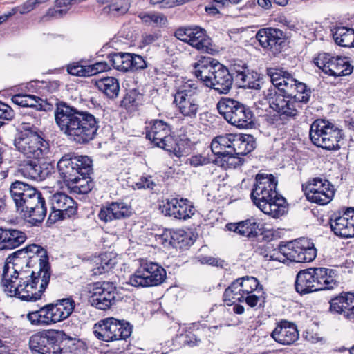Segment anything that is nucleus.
Returning <instances> with one entry per match:
<instances>
[{
    "instance_id": "nucleus-35",
    "label": "nucleus",
    "mask_w": 354,
    "mask_h": 354,
    "mask_svg": "<svg viewBox=\"0 0 354 354\" xmlns=\"http://www.w3.org/2000/svg\"><path fill=\"white\" fill-rule=\"evenodd\" d=\"M27 236L24 232L15 229H3V248L11 250L19 247L26 240Z\"/></svg>"
},
{
    "instance_id": "nucleus-7",
    "label": "nucleus",
    "mask_w": 354,
    "mask_h": 354,
    "mask_svg": "<svg viewBox=\"0 0 354 354\" xmlns=\"http://www.w3.org/2000/svg\"><path fill=\"white\" fill-rule=\"evenodd\" d=\"M58 332L55 330H44L32 335L29 340L30 348L40 354H80L77 345L69 341L61 346Z\"/></svg>"
},
{
    "instance_id": "nucleus-47",
    "label": "nucleus",
    "mask_w": 354,
    "mask_h": 354,
    "mask_svg": "<svg viewBox=\"0 0 354 354\" xmlns=\"http://www.w3.org/2000/svg\"><path fill=\"white\" fill-rule=\"evenodd\" d=\"M96 267L93 268V274L99 275L108 272L115 265V261L112 259L110 254H102L95 261Z\"/></svg>"
},
{
    "instance_id": "nucleus-12",
    "label": "nucleus",
    "mask_w": 354,
    "mask_h": 354,
    "mask_svg": "<svg viewBox=\"0 0 354 354\" xmlns=\"http://www.w3.org/2000/svg\"><path fill=\"white\" fill-rule=\"evenodd\" d=\"M17 150L27 158H44L49 153V144L37 131H22L14 140Z\"/></svg>"
},
{
    "instance_id": "nucleus-41",
    "label": "nucleus",
    "mask_w": 354,
    "mask_h": 354,
    "mask_svg": "<svg viewBox=\"0 0 354 354\" xmlns=\"http://www.w3.org/2000/svg\"><path fill=\"white\" fill-rule=\"evenodd\" d=\"M221 153H214L221 158V166L223 167L236 168L243 163V159L241 156H236L234 153H227V149L225 147L218 148Z\"/></svg>"
},
{
    "instance_id": "nucleus-48",
    "label": "nucleus",
    "mask_w": 354,
    "mask_h": 354,
    "mask_svg": "<svg viewBox=\"0 0 354 354\" xmlns=\"http://www.w3.org/2000/svg\"><path fill=\"white\" fill-rule=\"evenodd\" d=\"M236 280H239V285L244 295L251 294L254 291L259 292V287L261 290H262V286L260 285L257 279L254 277L245 276L239 278Z\"/></svg>"
},
{
    "instance_id": "nucleus-3",
    "label": "nucleus",
    "mask_w": 354,
    "mask_h": 354,
    "mask_svg": "<svg viewBox=\"0 0 354 354\" xmlns=\"http://www.w3.org/2000/svg\"><path fill=\"white\" fill-rule=\"evenodd\" d=\"M9 194L17 211L30 223L37 225L44 221L47 207L40 191L26 183L15 180L10 185Z\"/></svg>"
},
{
    "instance_id": "nucleus-40",
    "label": "nucleus",
    "mask_w": 354,
    "mask_h": 354,
    "mask_svg": "<svg viewBox=\"0 0 354 354\" xmlns=\"http://www.w3.org/2000/svg\"><path fill=\"white\" fill-rule=\"evenodd\" d=\"M12 102L21 107H31L37 109H42V99L33 95L18 93L11 98Z\"/></svg>"
},
{
    "instance_id": "nucleus-25",
    "label": "nucleus",
    "mask_w": 354,
    "mask_h": 354,
    "mask_svg": "<svg viewBox=\"0 0 354 354\" xmlns=\"http://www.w3.org/2000/svg\"><path fill=\"white\" fill-rule=\"evenodd\" d=\"M256 39L263 48L276 52L282 43H284L283 32L279 29L267 28L260 29L256 34Z\"/></svg>"
},
{
    "instance_id": "nucleus-28",
    "label": "nucleus",
    "mask_w": 354,
    "mask_h": 354,
    "mask_svg": "<svg viewBox=\"0 0 354 354\" xmlns=\"http://www.w3.org/2000/svg\"><path fill=\"white\" fill-rule=\"evenodd\" d=\"M301 250L299 240H295L284 245H279V252H274L273 255L270 256V257L283 263L288 260L292 262L300 263L301 259L299 258V254H301Z\"/></svg>"
},
{
    "instance_id": "nucleus-31",
    "label": "nucleus",
    "mask_w": 354,
    "mask_h": 354,
    "mask_svg": "<svg viewBox=\"0 0 354 354\" xmlns=\"http://www.w3.org/2000/svg\"><path fill=\"white\" fill-rule=\"evenodd\" d=\"M75 301L71 298L58 300L55 304H48L53 324L68 318L75 308Z\"/></svg>"
},
{
    "instance_id": "nucleus-56",
    "label": "nucleus",
    "mask_w": 354,
    "mask_h": 354,
    "mask_svg": "<svg viewBox=\"0 0 354 354\" xmlns=\"http://www.w3.org/2000/svg\"><path fill=\"white\" fill-rule=\"evenodd\" d=\"M67 13V10L55 8H49L46 15L42 17V20L48 21L51 19H59Z\"/></svg>"
},
{
    "instance_id": "nucleus-5",
    "label": "nucleus",
    "mask_w": 354,
    "mask_h": 354,
    "mask_svg": "<svg viewBox=\"0 0 354 354\" xmlns=\"http://www.w3.org/2000/svg\"><path fill=\"white\" fill-rule=\"evenodd\" d=\"M267 75L270 77L273 87L268 89L266 95L270 93L275 96L282 97L285 101L293 102L297 109L302 108V103L309 101L311 91L307 86L298 82L290 73L279 68L267 69Z\"/></svg>"
},
{
    "instance_id": "nucleus-2",
    "label": "nucleus",
    "mask_w": 354,
    "mask_h": 354,
    "mask_svg": "<svg viewBox=\"0 0 354 354\" xmlns=\"http://www.w3.org/2000/svg\"><path fill=\"white\" fill-rule=\"evenodd\" d=\"M54 115L60 131L77 144L84 145L93 140L100 128L99 119L93 114L62 102L56 103Z\"/></svg>"
},
{
    "instance_id": "nucleus-19",
    "label": "nucleus",
    "mask_w": 354,
    "mask_h": 354,
    "mask_svg": "<svg viewBox=\"0 0 354 354\" xmlns=\"http://www.w3.org/2000/svg\"><path fill=\"white\" fill-rule=\"evenodd\" d=\"M160 209L166 216L183 220L191 218L195 213L192 203L183 198L167 199L162 205L160 206Z\"/></svg>"
},
{
    "instance_id": "nucleus-36",
    "label": "nucleus",
    "mask_w": 354,
    "mask_h": 354,
    "mask_svg": "<svg viewBox=\"0 0 354 354\" xmlns=\"http://www.w3.org/2000/svg\"><path fill=\"white\" fill-rule=\"evenodd\" d=\"M26 317L34 326H46L53 324L48 304L39 310L28 313Z\"/></svg>"
},
{
    "instance_id": "nucleus-42",
    "label": "nucleus",
    "mask_w": 354,
    "mask_h": 354,
    "mask_svg": "<svg viewBox=\"0 0 354 354\" xmlns=\"http://www.w3.org/2000/svg\"><path fill=\"white\" fill-rule=\"evenodd\" d=\"M244 296L239 280L236 279L225 289L223 294V300L227 302V305H230L237 301H244Z\"/></svg>"
},
{
    "instance_id": "nucleus-59",
    "label": "nucleus",
    "mask_w": 354,
    "mask_h": 354,
    "mask_svg": "<svg viewBox=\"0 0 354 354\" xmlns=\"http://www.w3.org/2000/svg\"><path fill=\"white\" fill-rule=\"evenodd\" d=\"M191 28H192L190 27L178 28L176 30L174 35L178 39L188 44L189 35L192 34Z\"/></svg>"
},
{
    "instance_id": "nucleus-55",
    "label": "nucleus",
    "mask_w": 354,
    "mask_h": 354,
    "mask_svg": "<svg viewBox=\"0 0 354 354\" xmlns=\"http://www.w3.org/2000/svg\"><path fill=\"white\" fill-rule=\"evenodd\" d=\"M196 259L201 264H208L216 267H223L225 261L210 256L198 255Z\"/></svg>"
},
{
    "instance_id": "nucleus-11",
    "label": "nucleus",
    "mask_w": 354,
    "mask_h": 354,
    "mask_svg": "<svg viewBox=\"0 0 354 354\" xmlns=\"http://www.w3.org/2000/svg\"><path fill=\"white\" fill-rule=\"evenodd\" d=\"M253 136L248 134L226 133L216 137L211 143V149L214 153H221L218 148L225 147L227 153H234L236 156H243L255 148Z\"/></svg>"
},
{
    "instance_id": "nucleus-50",
    "label": "nucleus",
    "mask_w": 354,
    "mask_h": 354,
    "mask_svg": "<svg viewBox=\"0 0 354 354\" xmlns=\"http://www.w3.org/2000/svg\"><path fill=\"white\" fill-rule=\"evenodd\" d=\"M336 66V69L333 71L335 77L348 75L353 70V66L346 57L337 56Z\"/></svg>"
},
{
    "instance_id": "nucleus-44",
    "label": "nucleus",
    "mask_w": 354,
    "mask_h": 354,
    "mask_svg": "<svg viewBox=\"0 0 354 354\" xmlns=\"http://www.w3.org/2000/svg\"><path fill=\"white\" fill-rule=\"evenodd\" d=\"M301 246V254H299L300 263L310 262L313 261L317 256V250L314 243L308 239H299Z\"/></svg>"
},
{
    "instance_id": "nucleus-33",
    "label": "nucleus",
    "mask_w": 354,
    "mask_h": 354,
    "mask_svg": "<svg viewBox=\"0 0 354 354\" xmlns=\"http://www.w3.org/2000/svg\"><path fill=\"white\" fill-rule=\"evenodd\" d=\"M116 326H114V318L109 317L101 320L93 326V334L100 340L113 342L116 340Z\"/></svg>"
},
{
    "instance_id": "nucleus-14",
    "label": "nucleus",
    "mask_w": 354,
    "mask_h": 354,
    "mask_svg": "<svg viewBox=\"0 0 354 354\" xmlns=\"http://www.w3.org/2000/svg\"><path fill=\"white\" fill-rule=\"evenodd\" d=\"M269 106L275 112L266 115V121L268 124L279 128L285 124L290 119H294L299 114V109L292 104L293 102L285 101L282 97L275 96L270 93L266 95Z\"/></svg>"
},
{
    "instance_id": "nucleus-6",
    "label": "nucleus",
    "mask_w": 354,
    "mask_h": 354,
    "mask_svg": "<svg viewBox=\"0 0 354 354\" xmlns=\"http://www.w3.org/2000/svg\"><path fill=\"white\" fill-rule=\"evenodd\" d=\"M60 178L68 187H79L80 192L86 193L91 189L85 186L87 176L92 170V160L86 156L64 155L57 163Z\"/></svg>"
},
{
    "instance_id": "nucleus-29",
    "label": "nucleus",
    "mask_w": 354,
    "mask_h": 354,
    "mask_svg": "<svg viewBox=\"0 0 354 354\" xmlns=\"http://www.w3.org/2000/svg\"><path fill=\"white\" fill-rule=\"evenodd\" d=\"M295 286L296 291L300 295L318 291L313 268L299 271L296 277Z\"/></svg>"
},
{
    "instance_id": "nucleus-9",
    "label": "nucleus",
    "mask_w": 354,
    "mask_h": 354,
    "mask_svg": "<svg viewBox=\"0 0 354 354\" xmlns=\"http://www.w3.org/2000/svg\"><path fill=\"white\" fill-rule=\"evenodd\" d=\"M218 113L230 124L247 129L253 124V113L242 102L230 97H222L217 103Z\"/></svg>"
},
{
    "instance_id": "nucleus-8",
    "label": "nucleus",
    "mask_w": 354,
    "mask_h": 354,
    "mask_svg": "<svg viewBox=\"0 0 354 354\" xmlns=\"http://www.w3.org/2000/svg\"><path fill=\"white\" fill-rule=\"evenodd\" d=\"M201 88L194 80L183 82L174 95V103L178 112L185 118H196L200 110Z\"/></svg>"
},
{
    "instance_id": "nucleus-13",
    "label": "nucleus",
    "mask_w": 354,
    "mask_h": 354,
    "mask_svg": "<svg viewBox=\"0 0 354 354\" xmlns=\"http://www.w3.org/2000/svg\"><path fill=\"white\" fill-rule=\"evenodd\" d=\"M166 275V270L159 264L142 261L129 277V283L134 287L156 286L164 282Z\"/></svg>"
},
{
    "instance_id": "nucleus-17",
    "label": "nucleus",
    "mask_w": 354,
    "mask_h": 354,
    "mask_svg": "<svg viewBox=\"0 0 354 354\" xmlns=\"http://www.w3.org/2000/svg\"><path fill=\"white\" fill-rule=\"evenodd\" d=\"M146 138L155 146L171 150L172 136L170 126L162 120H153L145 127Z\"/></svg>"
},
{
    "instance_id": "nucleus-64",
    "label": "nucleus",
    "mask_w": 354,
    "mask_h": 354,
    "mask_svg": "<svg viewBox=\"0 0 354 354\" xmlns=\"http://www.w3.org/2000/svg\"><path fill=\"white\" fill-rule=\"evenodd\" d=\"M183 339V343L189 346H194L197 344V342L200 340H198L194 335H185L182 336Z\"/></svg>"
},
{
    "instance_id": "nucleus-54",
    "label": "nucleus",
    "mask_w": 354,
    "mask_h": 354,
    "mask_svg": "<svg viewBox=\"0 0 354 354\" xmlns=\"http://www.w3.org/2000/svg\"><path fill=\"white\" fill-rule=\"evenodd\" d=\"M87 69L90 77L97 75L100 73L107 71L111 69V67L106 62L102 61L97 62L91 65H87Z\"/></svg>"
},
{
    "instance_id": "nucleus-62",
    "label": "nucleus",
    "mask_w": 354,
    "mask_h": 354,
    "mask_svg": "<svg viewBox=\"0 0 354 354\" xmlns=\"http://www.w3.org/2000/svg\"><path fill=\"white\" fill-rule=\"evenodd\" d=\"M260 299V295H257L253 292L251 294L245 295L244 296V301L250 307H255L259 301Z\"/></svg>"
},
{
    "instance_id": "nucleus-27",
    "label": "nucleus",
    "mask_w": 354,
    "mask_h": 354,
    "mask_svg": "<svg viewBox=\"0 0 354 354\" xmlns=\"http://www.w3.org/2000/svg\"><path fill=\"white\" fill-rule=\"evenodd\" d=\"M131 215V207L124 203L113 202L106 207H102L99 214V218L105 222L115 219H123Z\"/></svg>"
},
{
    "instance_id": "nucleus-18",
    "label": "nucleus",
    "mask_w": 354,
    "mask_h": 354,
    "mask_svg": "<svg viewBox=\"0 0 354 354\" xmlns=\"http://www.w3.org/2000/svg\"><path fill=\"white\" fill-rule=\"evenodd\" d=\"M108 58L114 68L122 72L143 70L148 66L143 57L133 53H117L109 55Z\"/></svg>"
},
{
    "instance_id": "nucleus-32",
    "label": "nucleus",
    "mask_w": 354,
    "mask_h": 354,
    "mask_svg": "<svg viewBox=\"0 0 354 354\" xmlns=\"http://www.w3.org/2000/svg\"><path fill=\"white\" fill-rule=\"evenodd\" d=\"M18 171L26 178L39 181L45 179L49 174L48 167L44 168L33 160L26 161L20 165Z\"/></svg>"
},
{
    "instance_id": "nucleus-49",
    "label": "nucleus",
    "mask_w": 354,
    "mask_h": 354,
    "mask_svg": "<svg viewBox=\"0 0 354 354\" xmlns=\"http://www.w3.org/2000/svg\"><path fill=\"white\" fill-rule=\"evenodd\" d=\"M259 78L257 73L248 71L243 73L240 77H238L236 81L238 82L240 87L249 88H259V84L254 82V80Z\"/></svg>"
},
{
    "instance_id": "nucleus-1",
    "label": "nucleus",
    "mask_w": 354,
    "mask_h": 354,
    "mask_svg": "<svg viewBox=\"0 0 354 354\" xmlns=\"http://www.w3.org/2000/svg\"><path fill=\"white\" fill-rule=\"evenodd\" d=\"M39 261V270L18 272L14 265L5 264L2 274V285L8 296L18 297L27 301H35L41 298L50 279V267L47 251L40 245L31 244L26 248Z\"/></svg>"
},
{
    "instance_id": "nucleus-57",
    "label": "nucleus",
    "mask_w": 354,
    "mask_h": 354,
    "mask_svg": "<svg viewBox=\"0 0 354 354\" xmlns=\"http://www.w3.org/2000/svg\"><path fill=\"white\" fill-rule=\"evenodd\" d=\"M156 183L152 180V177L142 176L140 178L139 181L136 183V187L138 189H153L156 187Z\"/></svg>"
},
{
    "instance_id": "nucleus-21",
    "label": "nucleus",
    "mask_w": 354,
    "mask_h": 354,
    "mask_svg": "<svg viewBox=\"0 0 354 354\" xmlns=\"http://www.w3.org/2000/svg\"><path fill=\"white\" fill-rule=\"evenodd\" d=\"M52 213L54 214L55 221L71 217L77 212V203L66 194L57 192L50 197Z\"/></svg>"
},
{
    "instance_id": "nucleus-24",
    "label": "nucleus",
    "mask_w": 354,
    "mask_h": 354,
    "mask_svg": "<svg viewBox=\"0 0 354 354\" xmlns=\"http://www.w3.org/2000/svg\"><path fill=\"white\" fill-rule=\"evenodd\" d=\"M214 72L212 83L208 88L214 89L221 94H227L232 86L233 75L227 68L220 63L216 64V71Z\"/></svg>"
},
{
    "instance_id": "nucleus-30",
    "label": "nucleus",
    "mask_w": 354,
    "mask_h": 354,
    "mask_svg": "<svg viewBox=\"0 0 354 354\" xmlns=\"http://www.w3.org/2000/svg\"><path fill=\"white\" fill-rule=\"evenodd\" d=\"M313 268L318 291L332 290L338 286L336 270L322 267Z\"/></svg>"
},
{
    "instance_id": "nucleus-60",
    "label": "nucleus",
    "mask_w": 354,
    "mask_h": 354,
    "mask_svg": "<svg viewBox=\"0 0 354 354\" xmlns=\"http://www.w3.org/2000/svg\"><path fill=\"white\" fill-rule=\"evenodd\" d=\"M274 252H279V249H274L273 245L271 243H266L260 248V254L267 260L277 261L276 259H273L270 257V256L273 255Z\"/></svg>"
},
{
    "instance_id": "nucleus-16",
    "label": "nucleus",
    "mask_w": 354,
    "mask_h": 354,
    "mask_svg": "<svg viewBox=\"0 0 354 354\" xmlns=\"http://www.w3.org/2000/svg\"><path fill=\"white\" fill-rule=\"evenodd\" d=\"M88 302L97 309L106 310L115 304V286L108 281L96 282L90 285Z\"/></svg>"
},
{
    "instance_id": "nucleus-61",
    "label": "nucleus",
    "mask_w": 354,
    "mask_h": 354,
    "mask_svg": "<svg viewBox=\"0 0 354 354\" xmlns=\"http://www.w3.org/2000/svg\"><path fill=\"white\" fill-rule=\"evenodd\" d=\"M12 118V111L10 107L2 102H0V119L10 120Z\"/></svg>"
},
{
    "instance_id": "nucleus-26",
    "label": "nucleus",
    "mask_w": 354,
    "mask_h": 354,
    "mask_svg": "<svg viewBox=\"0 0 354 354\" xmlns=\"http://www.w3.org/2000/svg\"><path fill=\"white\" fill-rule=\"evenodd\" d=\"M218 62L209 57H202L194 65V73L205 86L209 87L212 83V78L214 76V71Z\"/></svg>"
},
{
    "instance_id": "nucleus-37",
    "label": "nucleus",
    "mask_w": 354,
    "mask_h": 354,
    "mask_svg": "<svg viewBox=\"0 0 354 354\" xmlns=\"http://www.w3.org/2000/svg\"><path fill=\"white\" fill-rule=\"evenodd\" d=\"M333 38L335 42L342 47H352L354 43V29L339 26L333 30Z\"/></svg>"
},
{
    "instance_id": "nucleus-15",
    "label": "nucleus",
    "mask_w": 354,
    "mask_h": 354,
    "mask_svg": "<svg viewBox=\"0 0 354 354\" xmlns=\"http://www.w3.org/2000/svg\"><path fill=\"white\" fill-rule=\"evenodd\" d=\"M302 187L308 201L321 205L329 203L335 192L333 185L320 177L310 179Z\"/></svg>"
},
{
    "instance_id": "nucleus-58",
    "label": "nucleus",
    "mask_w": 354,
    "mask_h": 354,
    "mask_svg": "<svg viewBox=\"0 0 354 354\" xmlns=\"http://www.w3.org/2000/svg\"><path fill=\"white\" fill-rule=\"evenodd\" d=\"M188 161L192 166L195 167L205 165L210 162L209 158L200 154L191 156Z\"/></svg>"
},
{
    "instance_id": "nucleus-39",
    "label": "nucleus",
    "mask_w": 354,
    "mask_h": 354,
    "mask_svg": "<svg viewBox=\"0 0 354 354\" xmlns=\"http://www.w3.org/2000/svg\"><path fill=\"white\" fill-rule=\"evenodd\" d=\"M337 57L326 53H320L314 59L315 64L325 73L333 76V70L336 69Z\"/></svg>"
},
{
    "instance_id": "nucleus-52",
    "label": "nucleus",
    "mask_w": 354,
    "mask_h": 354,
    "mask_svg": "<svg viewBox=\"0 0 354 354\" xmlns=\"http://www.w3.org/2000/svg\"><path fill=\"white\" fill-rule=\"evenodd\" d=\"M67 71L72 75L79 77H89L87 65H82L80 63H73L67 66Z\"/></svg>"
},
{
    "instance_id": "nucleus-43",
    "label": "nucleus",
    "mask_w": 354,
    "mask_h": 354,
    "mask_svg": "<svg viewBox=\"0 0 354 354\" xmlns=\"http://www.w3.org/2000/svg\"><path fill=\"white\" fill-rule=\"evenodd\" d=\"M261 224L254 218H250L239 222V234L251 238L258 236L261 230Z\"/></svg>"
},
{
    "instance_id": "nucleus-63",
    "label": "nucleus",
    "mask_w": 354,
    "mask_h": 354,
    "mask_svg": "<svg viewBox=\"0 0 354 354\" xmlns=\"http://www.w3.org/2000/svg\"><path fill=\"white\" fill-rule=\"evenodd\" d=\"M36 6L34 0H28L20 6V14H26L32 10Z\"/></svg>"
},
{
    "instance_id": "nucleus-38",
    "label": "nucleus",
    "mask_w": 354,
    "mask_h": 354,
    "mask_svg": "<svg viewBox=\"0 0 354 354\" xmlns=\"http://www.w3.org/2000/svg\"><path fill=\"white\" fill-rule=\"evenodd\" d=\"M96 86L110 99H115L120 92L118 80L113 77H106L96 82Z\"/></svg>"
},
{
    "instance_id": "nucleus-45",
    "label": "nucleus",
    "mask_w": 354,
    "mask_h": 354,
    "mask_svg": "<svg viewBox=\"0 0 354 354\" xmlns=\"http://www.w3.org/2000/svg\"><path fill=\"white\" fill-rule=\"evenodd\" d=\"M129 8V0H114L104 8V10L113 17H119L126 14Z\"/></svg>"
},
{
    "instance_id": "nucleus-22",
    "label": "nucleus",
    "mask_w": 354,
    "mask_h": 354,
    "mask_svg": "<svg viewBox=\"0 0 354 354\" xmlns=\"http://www.w3.org/2000/svg\"><path fill=\"white\" fill-rule=\"evenodd\" d=\"M329 311L354 322V293L342 292L330 300Z\"/></svg>"
},
{
    "instance_id": "nucleus-10",
    "label": "nucleus",
    "mask_w": 354,
    "mask_h": 354,
    "mask_svg": "<svg viewBox=\"0 0 354 354\" xmlns=\"http://www.w3.org/2000/svg\"><path fill=\"white\" fill-rule=\"evenodd\" d=\"M309 135L312 142L318 147L329 151L341 147V130L328 120H315L310 125Z\"/></svg>"
},
{
    "instance_id": "nucleus-46",
    "label": "nucleus",
    "mask_w": 354,
    "mask_h": 354,
    "mask_svg": "<svg viewBox=\"0 0 354 354\" xmlns=\"http://www.w3.org/2000/svg\"><path fill=\"white\" fill-rule=\"evenodd\" d=\"M138 17L142 22L148 25L162 26L167 23V17L164 15L156 12H142L138 14Z\"/></svg>"
},
{
    "instance_id": "nucleus-51",
    "label": "nucleus",
    "mask_w": 354,
    "mask_h": 354,
    "mask_svg": "<svg viewBox=\"0 0 354 354\" xmlns=\"http://www.w3.org/2000/svg\"><path fill=\"white\" fill-rule=\"evenodd\" d=\"M114 326H116V340L126 339L132 333V326L127 322H121L114 318Z\"/></svg>"
},
{
    "instance_id": "nucleus-53",
    "label": "nucleus",
    "mask_w": 354,
    "mask_h": 354,
    "mask_svg": "<svg viewBox=\"0 0 354 354\" xmlns=\"http://www.w3.org/2000/svg\"><path fill=\"white\" fill-rule=\"evenodd\" d=\"M248 66L246 63L243 62L242 60L236 59L234 60V62L230 66V71L232 75H233V79L235 80L240 77V76L248 71Z\"/></svg>"
},
{
    "instance_id": "nucleus-4",
    "label": "nucleus",
    "mask_w": 354,
    "mask_h": 354,
    "mask_svg": "<svg viewBox=\"0 0 354 354\" xmlns=\"http://www.w3.org/2000/svg\"><path fill=\"white\" fill-rule=\"evenodd\" d=\"M277 180L272 174H258L255 177L250 198L265 214L279 218L286 212V200L277 192Z\"/></svg>"
},
{
    "instance_id": "nucleus-34",
    "label": "nucleus",
    "mask_w": 354,
    "mask_h": 354,
    "mask_svg": "<svg viewBox=\"0 0 354 354\" xmlns=\"http://www.w3.org/2000/svg\"><path fill=\"white\" fill-rule=\"evenodd\" d=\"M191 32L188 44L198 50L207 52L210 49L211 39L205 30L195 26L191 28Z\"/></svg>"
},
{
    "instance_id": "nucleus-20",
    "label": "nucleus",
    "mask_w": 354,
    "mask_h": 354,
    "mask_svg": "<svg viewBox=\"0 0 354 354\" xmlns=\"http://www.w3.org/2000/svg\"><path fill=\"white\" fill-rule=\"evenodd\" d=\"M330 226L337 236L354 237V208H347L342 215L334 214L330 218Z\"/></svg>"
},
{
    "instance_id": "nucleus-23",
    "label": "nucleus",
    "mask_w": 354,
    "mask_h": 354,
    "mask_svg": "<svg viewBox=\"0 0 354 354\" xmlns=\"http://www.w3.org/2000/svg\"><path fill=\"white\" fill-rule=\"evenodd\" d=\"M270 335L276 342L284 346L292 345L299 337L297 326L286 320L278 322Z\"/></svg>"
}]
</instances>
